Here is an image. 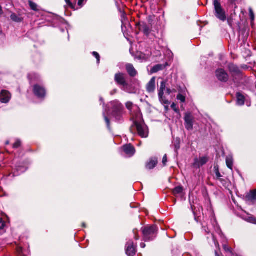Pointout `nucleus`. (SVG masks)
<instances>
[{
  "label": "nucleus",
  "mask_w": 256,
  "mask_h": 256,
  "mask_svg": "<svg viewBox=\"0 0 256 256\" xmlns=\"http://www.w3.org/2000/svg\"><path fill=\"white\" fill-rule=\"evenodd\" d=\"M109 107L112 109L110 118H114L116 122H121L123 121L124 114V106L118 101L114 100L110 102Z\"/></svg>",
  "instance_id": "f257e3e1"
},
{
  "label": "nucleus",
  "mask_w": 256,
  "mask_h": 256,
  "mask_svg": "<svg viewBox=\"0 0 256 256\" xmlns=\"http://www.w3.org/2000/svg\"><path fill=\"white\" fill-rule=\"evenodd\" d=\"M134 124L140 136L142 138L148 137L149 134L148 128L144 122L142 113H138L137 114L136 118L134 120Z\"/></svg>",
  "instance_id": "f03ea898"
},
{
  "label": "nucleus",
  "mask_w": 256,
  "mask_h": 256,
  "mask_svg": "<svg viewBox=\"0 0 256 256\" xmlns=\"http://www.w3.org/2000/svg\"><path fill=\"white\" fill-rule=\"evenodd\" d=\"M158 228L156 226H151L142 228L144 238L145 241L153 240L156 236Z\"/></svg>",
  "instance_id": "7ed1b4c3"
},
{
  "label": "nucleus",
  "mask_w": 256,
  "mask_h": 256,
  "mask_svg": "<svg viewBox=\"0 0 256 256\" xmlns=\"http://www.w3.org/2000/svg\"><path fill=\"white\" fill-rule=\"evenodd\" d=\"M214 15L216 18L224 22L226 19V16L224 10L222 8L219 0H214Z\"/></svg>",
  "instance_id": "20e7f679"
},
{
  "label": "nucleus",
  "mask_w": 256,
  "mask_h": 256,
  "mask_svg": "<svg viewBox=\"0 0 256 256\" xmlns=\"http://www.w3.org/2000/svg\"><path fill=\"white\" fill-rule=\"evenodd\" d=\"M166 90V81L162 80L160 82V88L158 90V98L162 104H169L170 102L164 96V92Z\"/></svg>",
  "instance_id": "39448f33"
},
{
  "label": "nucleus",
  "mask_w": 256,
  "mask_h": 256,
  "mask_svg": "<svg viewBox=\"0 0 256 256\" xmlns=\"http://www.w3.org/2000/svg\"><path fill=\"white\" fill-rule=\"evenodd\" d=\"M33 92L34 94L40 99H44L46 96V90L42 86L39 84H36L33 86Z\"/></svg>",
  "instance_id": "423d86ee"
},
{
  "label": "nucleus",
  "mask_w": 256,
  "mask_h": 256,
  "mask_svg": "<svg viewBox=\"0 0 256 256\" xmlns=\"http://www.w3.org/2000/svg\"><path fill=\"white\" fill-rule=\"evenodd\" d=\"M126 106L130 112V114L132 116L134 120L136 118L138 113H141L140 108L136 106L134 104L130 102H128L126 104Z\"/></svg>",
  "instance_id": "0eeeda50"
},
{
  "label": "nucleus",
  "mask_w": 256,
  "mask_h": 256,
  "mask_svg": "<svg viewBox=\"0 0 256 256\" xmlns=\"http://www.w3.org/2000/svg\"><path fill=\"white\" fill-rule=\"evenodd\" d=\"M126 253L128 256H134L136 253V247L132 240H129L126 244Z\"/></svg>",
  "instance_id": "6e6552de"
},
{
  "label": "nucleus",
  "mask_w": 256,
  "mask_h": 256,
  "mask_svg": "<svg viewBox=\"0 0 256 256\" xmlns=\"http://www.w3.org/2000/svg\"><path fill=\"white\" fill-rule=\"evenodd\" d=\"M114 81L118 86L120 88H122L127 82L126 79L125 74L122 72L116 73L114 76Z\"/></svg>",
  "instance_id": "1a4fd4ad"
},
{
  "label": "nucleus",
  "mask_w": 256,
  "mask_h": 256,
  "mask_svg": "<svg viewBox=\"0 0 256 256\" xmlns=\"http://www.w3.org/2000/svg\"><path fill=\"white\" fill-rule=\"evenodd\" d=\"M184 122L186 128L190 130L193 129L194 118L190 113H186L184 116Z\"/></svg>",
  "instance_id": "9d476101"
},
{
  "label": "nucleus",
  "mask_w": 256,
  "mask_h": 256,
  "mask_svg": "<svg viewBox=\"0 0 256 256\" xmlns=\"http://www.w3.org/2000/svg\"><path fill=\"white\" fill-rule=\"evenodd\" d=\"M216 74L218 79L220 82H226L228 80V74L222 68L218 70L216 72Z\"/></svg>",
  "instance_id": "9b49d317"
},
{
  "label": "nucleus",
  "mask_w": 256,
  "mask_h": 256,
  "mask_svg": "<svg viewBox=\"0 0 256 256\" xmlns=\"http://www.w3.org/2000/svg\"><path fill=\"white\" fill-rule=\"evenodd\" d=\"M11 98L10 94L6 90H2L0 93V101L2 103L7 104Z\"/></svg>",
  "instance_id": "f8f14e48"
},
{
  "label": "nucleus",
  "mask_w": 256,
  "mask_h": 256,
  "mask_svg": "<svg viewBox=\"0 0 256 256\" xmlns=\"http://www.w3.org/2000/svg\"><path fill=\"white\" fill-rule=\"evenodd\" d=\"M136 26L138 28L140 31L143 32L146 36H148L150 34V28L145 22H140L136 24Z\"/></svg>",
  "instance_id": "ddd939ff"
},
{
  "label": "nucleus",
  "mask_w": 256,
  "mask_h": 256,
  "mask_svg": "<svg viewBox=\"0 0 256 256\" xmlns=\"http://www.w3.org/2000/svg\"><path fill=\"white\" fill-rule=\"evenodd\" d=\"M122 149L126 154L128 157L134 156L136 152L134 148L130 144L124 145Z\"/></svg>",
  "instance_id": "4468645a"
},
{
  "label": "nucleus",
  "mask_w": 256,
  "mask_h": 256,
  "mask_svg": "<svg viewBox=\"0 0 256 256\" xmlns=\"http://www.w3.org/2000/svg\"><path fill=\"white\" fill-rule=\"evenodd\" d=\"M208 162V158L206 156L195 158L193 166L196 168H200V166L205 164Z\"/></svg>",
  "instance_id": "2eb2a0df"
},
{
  "label": "nucleus",
  "mask_w": 256,
  "mask_h": 256,
  "mask_svg": "<svg viewBox=\"0 0 256 256\" xmlns=\"http://www.w3.org/2000/svg\"><path fill=\"white\" fill-rule=\"evenodd\" d=\"M65 1L70 7L76 10L82 8L84 5L87 0H78V8H76V4H73L70 2V0H65Z\"/></svg>",
  "instance_id": "dca6fc26"
},
{
  "label": "nucleus",
  "mask_w": 256,
  "mask_h": 256,
  "mask_svg": "<svg viewBox=\"0 0 256 256\" xmlns=\"http://www.w3.org/2000/svg\"><path fill=\"white\" fill-rule=\"evenodd\" d=\"M100 104H103V106H104L103 116L104 117V118L105 122H106V124L107 127H108V129L110 130V120L108 118V117L106 116V112L108 110L106 106H105V105H104V100H103V98L102 97H100Z\"/></svg>",
  "instance_id": "f3484780"
},
{
  "label": "nucleus",
  "mask_w": 256,
  "mask_h": 256,
  "mask_svg": "<svg viewBox=\"0 0 256 256\" xmlns=\"http://www.w3.org/2000/svg\"><path fill=\"white\" fill-rule=\"evenodd\" d=\"M156 88V78L153 77L147 84L146 90L148 92L151 93L154 92Z\"/></svg>",
  "instance_id": "a211bd4d"
},
{
  "label": "nucleus",
  "mask_w": 256,
  "mask_h": 256,
  "mask_svg": "<svg viewBox=\"0 0 256 256\" xmlns=\"http://www.w3.org/2000/svg\"><path fill=\"white\" fill-rule=\"evenodd\" d=\"M120 88L122 90L129 94H134L136 92L134 88L128 82Z\"/></svg>",
  "instance_id": "6ab92c4d"
},
{
  "label": "nucleus",
  "mask_w": 256,
  "mask_h": 256,
  "mask_svg": "<svg viewBox=\"0 0 256 256\" xmlns=\"http://www.w3.org/2000/svg\"><path fill=\"white\" fill-rule=\"evenodd\" d=\"M126 70L128 74L132 77H134L137 74V72L134 67L133 65L128 64L126 65Z\"/></svg>",
  "instance_id": "aec40b11"
},
{
  "label": "nucleus",
  "mask_w": 256,
  "mask_h": 256,
  "mask_svg": "<svg viewBox=\"0 0 256 256\" xmlns=\"http://www.w3.org/2000/svg\"><path fill=\"white\" fill-rule=\"evenodd\" d=\"M236 104L240 106H243L245 102L244 96L240 92H238L236 94Z\"/></svg>",
  "instance_id": "412c9836"
},
{
  "label": "nucleus",
  "mask_w": 256,
  "mask_h": 256,
  "mask_svg": "<svg viewBox=\"0 0 256 256\" xmlns=\"http://www.w3.org/2000/svg\"><path fill=\"white\" fill-rule=\"evenodd\" d=\"M228 69L232 75H237L240 74V70L239 68L233 64H228Z\"/></svg>",
  "instance_id": "4be33fe9"
},
{
  "label": "nucleus",
  "mask_w": 256,
  "mask_h": 256,
  "mask_svg": "<svg viewBox=\"0 0 256 256\" xmlns=\"http://www.w3.org/2000/svg\"><path fill=\"white\" fill-rule=\"evenodd\" d=\"M158 164V159L156 158H152L146 164V168L148 170L154 168Z\"/></svg>",
  "instance_id": "5701e85b"
},
{
  "label": "nucleus",
  "mask_w": 256,
  "mask_h": 256,
  "mask_svg": "<svg viewBox=\"0 0 256 256\" xmlns=\"http://www.w3.org/2000/svg\"><path fill=\"white\" fill-rule=\"evenodd\" d=\"M28 168L23 166H16V170L14 172V176H18L26 170Z\"/></svg>",
  "instance_id": "b1692460"
},
{
  "label": "nucleus",
  "mask_w": 256,
  "mask_h": 256,
  "mask_svg": "<svg viewBox=\"0 0 256 256\" xmlns=\"http://www.w3.org/2000/svg\"><path fill=\"white\" fill-rule=\"evenodd\" d=\"M149 56L142 53L140 52H138L136 55V58L139 60L140 62H142L147 60Z\"/></svg>",
  "instance_id": "393cba45"
},
{
  "label": "nucleus",
  "mask_w": 256,
  "mask_h": 256,
  "mask_svg": "<svg viewBox=\"0 0 256 256\" xmlns=\"http://www.w3.org/2000/svg\"><path fill=\"white\" fill-rule=\"evenodd\" d=\"M165 68H166V65L161 64H156L151 69V72L152 73H156L160 70H162Z\"/></svg>",
  "instance_id": "a878e982"
},
{
  "label": "nucleus",
  "mask_w": 256,
  "mask_h": 256,
  "mask_svg": "<svg viewBox=\"0 0 256 256\" xmlns=\"http://www.w3.org/2000/svg\"><path fill=\"white\" fill-rule=\"evenodd\" d=\"M246 198L248 200L252 202L256 200V190L252 192L246 196Z\"/></svg>",
  "instance_id": "bb28decb"
},
{
  "label": "nucleus",
  "mask_w": 256,
  "mask_h": 256,
  "mask_svg": "<svg viewBox=\"0 0 256 256\" xmlns=\"http://www.w3.org/2000/svg\"><path fill=\"white\" fill-rule=\"evenodd\" d=\"M226 164L227 166L230 169L232 170L233 167V158L231 156H228L226 158Z\"/></svg>",
  "instance_id": "cd10ccee"
},
{
  "label": "nucleus",
  "mask_w": 256,
  "mask_h": 256,
  "mask_svg": "<svg viewBox=\"0 0 256 256\" xmlns=\"http://www.w3.org/2000/svg\"><path fill=\"white\" fill-rule=\"evenodd\" d=\"M6 232V224L2 218H0V234H2Z\"/></svg>",
  "instance_id": "c85d7f7f"
},
{
  "label": "nucleus",
  "mask_w": 256,
  "mask_h": 256,
  "mask_svg": "<svg viewBox=\"0 0 256 256\" xmlns=\"http://www.w3.org/2000/svg\"><path fill=\"white\" fill-rule=\"evenodd\" d=\"M244 220L250 223L256 224V218L252 216H247Z\"/></svg>",
  "instance_id": "c756f323"
},
{
  "label": "nucleus",
  "mask_w": 256,
  "mask_h": 256,
  "mask_svg": "<svg viewBox=\"0 0 256 256\" xmlns=\"http://www.w3.org/2000/svg\"><path fill=\"white\" fill-rule=\"evenodd\" d=\"M213 226H214V227L216 232L217 234H218L219 235H220L222 234V230H221L220 226H217V223H216V220H214Z\"/></svg>",
  "instance_id": "7c9ffc66"
},
{
  "label": "nucleus",
  "mask_w": 256,
  "mask_h": 256,
  "mask_svg": "<svg viewBox=\"0 0 256 256\" xmlns=\"http://www.w3.org/2000/svg\"><path fill=\"white\" fill-rule=\"evenodd\" d=\"M182 190L183 189L182 186H176L174 188L173 190V193L174 194H180L182 192Z\"/></svg>",
  "instance_id": "2f4dec72"
},
{
  "label": "nucleus",
  "mask_w": 256,
  "mask_h": 256,
  "mask_svg": "<svg viewBox=\"0 0 256 256\" xmlns=\"http://www.w3.org/2000/svg\"><path fill=\"white\" fill-rule=\"evenodd\" d=\"M10 18L13 21L16 22H20L21 21V18L15 14H12L10 16Z\"/></svg>",
  "instance_id": "473e14b6"
},
{
  "label": "nucleus",
  "mask_w": 256,
  "mask_h": 256,
  "mask_svg": "<svg viewBox=\"0 0 256 256\" xmlns=\"http://www.w3.org/2000/svg\"><path fill=\"white\" fill-rule=\"evenodd\" d=\"M29 4H30V6L32 10H35V11L38 10V8H37L38 5L36 3H34L32 2H30Z\"/></svg>",
  "instance_id": "72a5a7b5"
},
{
  "label": "nucleus",
  "mask_w": 256,
  "mask_h": 256,
  "mask_svg": "<svg viewBox=\"0 0 256 256\" xmlns=\"http://www.w3.org/2000/svg\"><path fill=\"white\" fill-rule=\"evenodd\" d=\"M177 99L180 100L182 102H184L186 100L185 96L182 94H178Z\"/></svg>",
  "instance_id": "f704fd0d"
},
{
  "label": "nucleus",
  "mask_w": 256,
  "mask_h": 256,
  "mask_svg": "<svg viewBox=\"0 0 256 256\" xmlns=\"http://www.w3.org/2000/svg\"><path fill=\"white\" fill-rule=\"evenodd\" d=\"M92 54L96 58L97 63L99 64L100 61V56L99 54L97 52H92Z\"/></svg>",
  "instance_id": "c9c22d12"
},
{
  "label": "nucleus",
  "mask_w": 256,
  "mask_h": 256,
  "mask_svg": "<svg viewBox=\"0 0 256 256\" xmlns=\"http://www.w3.org/2000/svg\"><path fill=\"white\" fill-rule=\"evenodd\" d=\"M250 16L252 20H254V14L252 8H249Z\"/></svg>",
  "instance_id": "e433bc0d"
},
{
  "label": "nucleus",
  "mask_w": 256,
  "mask_h": 256,
  "mask_svg": "<svg viewBox=\"0 0 256 256\" xmlns=\"http://www.w3.org/2000/svg\"><path fill=\"white\" fill-rule=\"evenodd\" d=\"M171 108L174 110L178 113L179 112V110L178 108L176 107V104L174 103V102H173L172 105H171Z\"/></svg>",
  "instance_id": "4c0bfd02"
},
{
  "label": "nucleus",
  "mask_w": 256,
  "mask_h": 256,
  "mask_svg": "<svg viewBox=\"0 0 256 256\" xmlns=\"http://www.w3.org/2000/svg\"><path fill=\"white\" fill-rule=\"evenodd\" d=\"M21 144V142L20 140H17L16 142L13 144L14 148H18L20 146Z\"/></svg>",
  "instance_id": "58836bf2"
},
{
  "label": "nucleus",
  "mask_w": 256,
  "mask_h": 256,
  "mask_svg": "<svg viewBox=\"0 0 256 256\" xmlns=\"http://www.w3.org/2000/svg\"><path fill=\"white\" fill-rule=\"evenodd\" d=\"M215 173H216V178L218 179H220V178L222 177V175H221L220 173V172L218 169L216 170Z\"/></svg>",
  "instance_id": "ea45409f"
},
{
  "label": "nucleus",
  "mask_w": 256,
  "mask_h": 256,
  "mask_svg": "<svg viewBox=\"0 0 256 256\" xmlns=\"http://www.w3.org/2000/svg\"><path fill=\"white\" fill-rule=\"evenodd\" d=\"M167 162V156L166 154H165L162 158V164L164 166H166Z\"/></svg>",
  "instance_id": "a19ab883"
},
{
  "label": "nucleus",
  "mask_w": 256,
  "mask_h": 256,
  "mask_svg": "<svg viewBox=\"0 0 256 256\" xmlns=\"http://www.w3.org/2000/svg\"><path fill=\"white\" fill-rule=\"evenodd\" d=\"M18 256H26L23 254L22 250L21 248H18Z\"/></svg>",
  "instance_id": "79ce46f5"
},
{
  "label": "nucleus",
  "mask_w": 256,
  "mask_h": 256,
  "mask_svg": "<svg viewBox=\"0 0 256 256\" xmlns=\"http://www.w3.org/2000/svg\"><path fill=\"white\" fill-rule=\"evenodd\" d=\"M212 240H213V241H214L215 246L216 247L219 248L220 246H219L218 242L215 239V238L212 234Z\"/></svg>",
  "instance_id": "37998d69"
},
{
  "label": "nucleus",
  "mask_w": 256,
  "mask_h": 256,
  "mask_svg": "<svg viewBox=\"0 0 256 256\" xmlns=\"http://www.w3.org/2000/svg\"><path fill=\"white\" fill-rule=\"evenodd\" d=\"M166 94H168V95L172 93V90H171L170 88H166Z\"/></svg>",
  "instance_id": "c03bdc74"
},
{
  "label": "nucleus",
  "mask_w": 256,
  "mask_h": 256,
  "mask_svg": "<svg viewBox=\"0 0 256 256\" xmlns=\"http://www.w3.org/2000/svg\"><path fill=\"white\" fill-rule=\"evenodd\" d=\"M203 230H204L207 234H210V230H209L208 228H206L205 226L202 227Z\"/></svg>",
  "instance_id": "a18cd8bd"
},
{
  "label": "nucleus",
  "mask_w": 256,
  "mask_h": 256,
  "mask_svg": "<svg viewBox=\"0 0 256 256\" xmlns=\"http://www.w3.org/2000/svg\"><path fill=\"white\" fill-rule=\"evenodd\" d=\"M223 248H224V249L226 251V252H229L230 251V248L226 246V245H224L223 246Z\"/></svg>",
  "instance_id": "49530a36"
},
{
  "label": "nucleus",
  "mask_w": 256,
  "mask_h": 256,
  "mask_svg": "<svg viewBox=\"0 0 256 256\" xmlns=\"http://www.w3.org/2000/svg\"><path fill=\"white\" fill-rule=\"evenodd\" d=\"M140 246L142 248H144L146 247V244L142 242L140 244Z\"/></svg>",
  "instance_id": "de8ad7c7"
},
{
  "label": "nucleus",
  "mask_w": 256,
  "mask_h": 256,
  "mask_svg": "<svg viewBox=\"0 0 256 256\" xmlns=\"http://www.w3.org/2000/svg\"><path fill=\"white\" fill-rule=\"evenodd\" d=\"M236 1V0H229V2L232 4L234 3Z\"/></svg>",
  "instance_id": "09e8293b"
},
{
  "label": "nucleus",
  "mask_w": 256,
  "mask_h": 256,
  "mask_svg": "<svg viewBox=\"0 0 256 256\" xmlns=\"http://www.w3.org/2000/svg\"><path fill=\"white\" fill-rule=\"evenodd\" d=\"M2 6H0V14H2Z\"/></svg>",
  "instance_id": "8fccbe9b"
},
{
  "label": "nucleus",
  "mask_w": 256,
  "mask_h": 256,
  "mask_svg": "<svg viewBox=\"0 0 256 256\" xmlns=\"http://www.w3.org/2000/svg\"><path fill=\"white\" fill-rule=\"evenodd\" d=\"M82 226L84 228L86 227V224L84 222H83L82 224Z\"/></svg>",
  "instance_id": "3c124183"
},
{
  "label": "nucleus",
  "mask_w": 256,
  "mask_h": 256,
  "mask_svg": "<svg viewBox=\"0 0 256 256\" xmlns=\"http://www.w3.org/2000/svg\"><path fill=\"white\" fill-rule=\"evenodd\" d=\"M215 255H216V256H220L218 252H216V251L215 252Z\"/></svg>",
  "instance_id": "603ef678"
},
{
  "label": "nucleus",
  "mask_w": 256,
  "mask_h": 256,
  "mask_svg": "<svg viewBox=\"0 0 256 256\" xmlns=\"http://www.w3.org/2000/svg\"><path fill=\"white\" fill-rule=\"evenodd\" d=\"M124 26V22H123V21L122 20V29H123V26Z\"/></svg>",
  "instance_id": "864d4df0"
},
{
  "label": "nucleus",
  "mask_w": 256,
  "mask_h": 256,
  "mask_svg": "<svg viewBox=\"0 0 256 256\" xmlns=\"http://www.w3.org/2000/svg\"><path fill=\"white\" fill-rule=\"evenodd\" d=\"M134 238H135V239H136V240H138V236H135Z\"/></svg>",
  "instance_id": "5fc2aeb1"
},
{
  "label": "nucleus",
  "mask_w": 256,
  "mask_h": 256,
  "mask_svg": "<svg viewBox=\"0 0 256 256\" xmlns=\"http://www.w3.org/2000/svg\"><path fill=\"white\" fill-rule=\"evenodd\" d=\"M165 108H166V109H168V106H165Z\"/></svg>",
  "instance_id": "6e6d98bb"
},
{
  "label": "nucleus",
  "mask_w": 256,
  "mask_h": 256,
  "mask_svg": "<svg viewBox=\"0 0 256 256\" xmlns=\"http://www.w3.org/2000/svg\"><path fill=\"white\" fill-rule=\"evenodd\" d=\"M76 0H74V1H76Z\"/></svg>",
  "instance_id": "4d7b16f0"
}]
</instances>
